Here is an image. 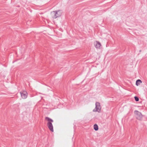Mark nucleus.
<instances>
[{
    "mask_svg": "<svg viewBox=\"0 0 147 147\" xmlns=\"http://www.w3.org/2000/svg\"><path fill=\"white\" fill-rule=\"evenodd\" d=\"M60 10H58L57 11H54L51 12L52 15H53L52 16L53 18L56 19L61 16V13L60 12Z\"/></svg>",
    "mask_w": 147,
    "mask_h": 147,
    "instance_id": "obj_1",
    "label": "nucleus"
},
{
    "mask_svg": "<svg viewBox=\"0 0 147 147\" xmlns=\"http://www.w3.org/2000/svg\"><path fill=\"white\" fill-rule=\"evenodd\" d=\"M134 99L136 101H138L139 100V98L137 96H134Z\"/></svg>",
    "mask_w": 147,
    "mask_h": 147,
    "instance_id": "obj_10",
    "label": "nucleus"
},
{
    "mask_svg": "<svg viewBox=\"0 0 147 147\" xmlns=\"http://www.w3.org/2000/svg\"><path fill=\"white\" fill-rule=\"evenodd\" d=\"M96 107L93 110L94 112H100L101 111V107L100 103L98 102H96L95 103Z\"/></svg>",
    "mask_w": 147,
    "mask_h": 147,
    "instance_id": "obj_3",
    "label": "nucleus"
},
{
    "mask_svg": "<svg viewBox=\"0 0 147 147\" xmlns=\"http://www.w3.org/2000/svg\"><path fill=\"white\" fill-rule=\"evenodd\" d=\"M96 45L95 46L96 48H100L101 45L100 43L98 41H96Z\"/></svg>",
    "mask_w": 147,
    "mask_h": 147,
    "instance_id": "obj_6",
    "label": "nucleus"
},
{
    "mask_svg": "<svg viewBox=\"0 0 147 147\" xmlns=\"http://www.w3.org/2000/svg\"><path fill=\"white\" fill-rule=\"evenodd\" d=\"M142 83V81L140 79H138L136 81V84L137 86H138L140 84V83Z\"/></svg>",
    "mask_w": 147,
    "mask_h": 147,
    "instance_id": "obj_7",
    "label": "nucleus"
},
{
    "mask_svg": "<svg viewBox=\"0 0 147 147\" xmlns=\"http://www.w3.org/2000/svg\"><path fill=\"white\" fill-rule=\"evenodd\" d=\"M94 129L96 131H97L98 129V126L97 124H94Z\"/></svg>",
    "mask_w": 147,
    "mask_h": 147,
    "instance_id": "obj_8",
    "label": "nucleus"
},
{
    "mask_svg": "<svg viewBox=\"0 0 147 147\" xmlns=\"http://www.w3.org/2000/svg\"><path fill=\"white\" fill-rule=\"evenodd\" d=\"M45 119L48 121H50L51 123L53 122V121L52 119L48 117H45Z\"/></svg>",
    "mask_w": 147,
    "mask_h": 147,
    "instance_id": "obj_9",
    "label": "nucleus"
},
{
    "mask_svg": "<svg viewBox=\"0 0 147 147\" xmlns=\"http://www.w3.org/2000/svg\"><path fill=\"white\" fill-rule=\"evenodd\" d=\"M47 125L49 130L52 132L54 131L53 124L50 121H48L47 123Z\"/></svg>",
    "mask_w": 147,
    "mask_h": 147,
    "instance_id": "obj_4",
    "label": "nucleus"
},
{
    "mask_svg": "<svg viewBox=\"0 0 147 147\" xmlns=\"http://www.w3.org/2000/svg\"><path fill=\"white\" fill-rule=\"evenodd\" d=\"M136 115V118L139 120H141L143 115L141 113L137 110H135L134 111Z\"/></svg>",
    "mask_w": 147,
    "mask_h": 147,
    "instance_id": "obj_2",
    "label": "nucleus"
},
{
    "mask_svg": "<svg viewBox=\"0 0 147 147\" xmlns=\"http://www.w3.org/2000/svg\"><path fill=\"white\" fill-rule=\"evenodd\" d=\"M20 94L22 98L23 99H25L27 97V94L26 91L20 92Z\"/></svg>",
    "mask_w": 147,
    "mask_h": 147,
    "instance_id": "obj_5",
    "label": "nucleus"
}]
</instances>
